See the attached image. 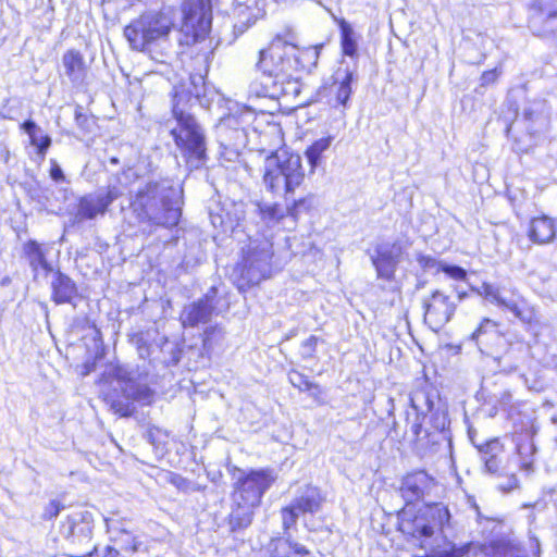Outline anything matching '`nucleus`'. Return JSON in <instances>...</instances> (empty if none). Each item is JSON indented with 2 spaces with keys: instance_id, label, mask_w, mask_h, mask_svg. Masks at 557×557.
I'll return each mask as SVG.
<instances>
[{
  "instance_id": "35",
  "label": "nucleus",
  "mask_w": 557,
  "mask_h": 557,
  "mask_svg": "<svg viewBox=\"0 0 557 557\" xmlns=\"http://www.w3.org/2000/svg\"><path fill=\"white\" fill-rule=\"evenodd\" d=\"M471 543L457 546L450 544L447 548L436 552L437 557H466L470 550Z\"/></svg>"
},
{
  "instance_id": "14",
  "label": "nucleus",
  "mask_w": 557,
  "mask_h": 557,
  "mask_svg": "<svg viewBox=\"0 0 557 557\" xmlns=\"http://www.w3.org/2000/svg\"><path fill=\"white\" fill-rule=\"evenodd\" d=\"M515 299L508 300L500 296H495V302L499 307L510 311L527 329H535L541 324V314L537 308L525 297L519 294L517 289L512 290Z\"/></svg>"
},
{
  "instance_id": "24",
  "label": "nucleus",
  "mask_w": 557,
  "mask_h": 557,
  "mask_svg": "<svg viewBox=\"0 0 557 557\" xmlns=\"http://www.w3.org/2000/svg\"><path fill=\"white\" fill-rule=\"evenodd\" d=\"M23 256L34 272H37L39 269L46 272L52 271L51 264L46 258V249L37 240L28 239L23 244Z\"/></svg>"
},
{
  "instance_id": "47",
  "label": "nucleus",
  "mask_w": 557,
  "mask_h": 557,
  "mask_svg": "<svg viewBox=\"0 0 557 557\" xmlns=\"http://www.w3.org/2000/svg\"><path fill=\"white\" fill-rule=\"evenodd\" d=\"M547 18H556L557 20V10L549 12L546 16Z\"/></svg>"
},
{
  "instance_id": "26",
  "label": "nucleus",
  "mask_w": 557,
  "mask_h": 557,
  "mask_svg": "<svg viewBox=\"0 0 557 557\" xmlns=\"http://www.w3.org/2000/svg\"><path fill=\"white\" fill-rule=\"evenodd\" d=\"M336 24L339 29L342 55L356 59L358 57V45L351 25L345 18H337Z\"/></svg>"
},
{
  "instance_id": "52",
  "label": "nucleus",
  "mask_w": 557,
  "mask_h": 557,
  "mask_svg": "<svg viewBox=\"0 0 557 557\" xmlns=\"http://www.w3.org/2000/svg\"><path fill=\"white\" fill-rule=\"evenodd\" d=\"M535 557H540V548H539V546H536V549H535Z\"/></svg>"
},
{
  "instance_id": "43",
  "label": "nucleus",
  "mask_w": 557,
  "mask_h": 557,
  "mask_svg": "<svg viewBox=\"0 0 557 557\" xmlns=\"http://www.w3.org/2000/svg\"><path fill=\"white\" fill-rule=\"evenodd\" d=\"M521 469H523V470H525L528 472L532 471L533 462L532 461L522 462L521 463Z\"/></svg>"
},
{
  "instance_id": "50",
  "label": "nucleus",
  "mask_w": 557,
  "mask_h": 557,
  "mask_svg": "<svg viewBox=\"0 0 557 557\" xmlns=\"http://www.w3.org/2000/svg\"><path fill=\"white\" fill-rule=\"evenodd\" d=\"M503 397H506L508 400H510L511 395H510V393H508V392H507V393H505V394L503 395Z\"/></svg>"
},
{
  "instance_id": "21",
  "label": "nucleus",
  "mask_w": 557,
  "mask_h": 557,
  "mask_svg": "<svg viewBox=\"0 0 557 557\" xmlns=\"http://www.w3.org/2000/svg\"><path fill=\"white\" fill-rule=\"evenodd\" d=\"M506 332L499 321L490 318H483L476 329L471 333L470 338L476 343L478 346L490 347L499 339L504 338Z\"/></svg>"
},
{
  "instance_id": "44",
  "label": "nucleus",
  "mask_w": 557,
  "mask_h": 557,
  "mask_svg": "<svg viewBox=\"0 0 557 557\" xmlns=\"http://www.w3.org/2000/svg\"><path fill=\"white\" fill-rule=\"evenodd\" d=\"M137 349L138 350L145 349L146 351H149L150 345L146 342H141L140 344L137 345Z\"/></svg>"
},
{
  "instance_id": "23",
  "label": "nucleus",
  "mask_w": 557,
  "mask_h": 557,
  "mask_svg": "<svg viewBox=\"0 0 557 557\" xmlns=\"http://www.w3.org/2000/svg\"><path fill=\"white\" fill-rule=\"evenodd\" d=\"M485 557H527L523 548L509 539H496L480 545Z\"/></svg>"
},
{
  "instance_id": "28",
  "label": "nucleus",
  "mask_w": 557,
  "mask_h": 557,
  "mask_svg": "<svg viewBox=\"0 0 557 557\" xmlns=\"http://www.w3.org/2000/svg\"><path fill=\"white\" fill-rule=\"evenodd\" d=\"M354 75L351 72H346L345 76L341 81H334L331 85L333 89V99L337 106L347 108V103L352 94L351 84Z\"/></svg>"
},
{
  "instance_id": "51",
  "label": "nucleus",
  "mask_w": 557,
  "mask_h": 557,
  "mask_svg": "<svg viewBox=\"0 0 557 557\" xmlns=\"http://www.w3.org/2000/svg\"><path fill=\"white\" fill-rule=\"evenodd\" d=\"M305 527H306V529H307L308 531H315V529H313V528L309 527L306 522H305Z\"/></svg>"
},
{
  "instance_id": "49",
  "label": "nucleus",
  "mask_w": 557,
  "mask_h": 557,
  "mask_svg": "<svg viewBox=\"0 0 557 557\" xmlns=\"http://www.w3.org/2000/svg\"><path fill=\"white\" fill-rule=\"evenodd\" d=\"M510 131H511V124H508V126L506 127V134L509 135Z\"/></svg>"
},
{
  "instance_id": "32",
  "label": "nucleus",
  "mask_w": 557,
  "mask_h": 557,
  "mask_svg": "<svg viewBox=\"0 0 557 557\" xmlns=\"http://www.w3.org/2000/svg\"><path fill=\"white\" fill-rule=\"evenodd\" d=\"M429 420V417L425 412H416L414 419L411 424V433L414 437L416 442L421 441L422 438L429 437V433L425 430V424Z\"/></svg>"
},
{
  "instance_id": "29",
  "label": "nucleus",
  "mask_w": 557,
  "mask_h": 557,
  "mask_svg": "<svg viewBox=\"0 0 557 557\" xmlns=\"http://www.w3.org/2000/svg\"><path fill=\"white\" fill-rule=\"evenodd\" d=\"M257 213L265 224H278L289 214L287 207L284 209L278 202L258 205Z\"/></svg>"
},
{
  "instance_id": "8",
  "label": "nucleus",
  "mask_w": 557,
  "mask_h": 557,
  "mask_svg": "<svg viewBox=\"0 0 557 557\" xmlns=\"http://www.w3.org/2000/svg\"><path fill=\"white\" fill-rule=\"evenodd\" d=\"M175 27L174 10L161 8L146 11L133 18L123 29L132 50L144 52L151 45L166 40Z\"/></svg>"
},
{
  "instance_id": "9",
  "label": "nucleus",
  "mask_w": 557,
  "mask_h": 557,
  "mask_svg": "<svg viewBox=\"0 0 557 557\" xmlns=\"http://www.w3.org/2000/svg\"><path fill=\"white\" fill-rule=\"evenodd\" d=\"M102 400L116 416L127 418L134 414V403L151 405L154 399V392L147 385L125 382L121 387H110L102 393Z\"/></svg>"
},
{
  "instance_id": "53",
  "label": "nucleus",
  "mask_w": 557,
  "mask_h": 557,
  "mask_svg": "<svg viewBox=\"0 0 557 557\" xmlns=\"http://www.w3.org/2000/svg\"><path fill=\"white\" fill-rule=\"evenodd\" d=\"M90 327H92V329H95V327H96V325H95V323H94V322H90Z\"/></svg>"
},
{
  "instance_id": "12",
  "label": "nucleus",
  "mask_w": 557,
  "mask_h": 557,
  "mask_svg": "<svg viewBox=\"0 0 557 557\" xmlns=\"http://www.w3.org/2000/svg\"><path fill=\"white\" fill-rule=\"evenodd\" d=\"M122 196L123 191L116 185H108L103 193L97 195H83L76 200L75 219L81 222L103 216L110 210L111 205Z\"/></svg>"
},
{
  "instance_id": "17",
  "label": "nucleus",
  "mask_w": 557,
  "mask_h": 557,
  "mask_svg": "<svg viewBox=\"0 0 557 557\" xmlns=\"http://www.w3.org/2000/svg\"><path fill=\"white\" fill-rule=\"evenodd\" d=\"M429 486V478L422 471L407 473L403 476L399 485V494L405 504H416V500L423 498Z\"/></svg>"
},
{
  "instance_id": "48",
  "label": "nucleus",
  "mask_w": 557,
  "mask_h": 557,
  "mask_svg": "<svg viewBox=\"0 0 557 557\" xmlns=\"http://www.w3.org/2000/svg\"><path fill=\"white\" fill-rule=\"evenodd\" d=\"M412 557H437V555H436V553H434V554H425V555H421V556L420 555H414Z\"/></svg>"
},
{
  "instance_id": "19",
  "label": "nucleus",
  "mask_w": 557,
  "mask_h": 557,
  "mask_svg": "<svg viewBox=\"0 0 557 557\" xmlns=\"http://www.w3.org/2000/svg\"><path fill=\"white\" fill-rule=\"evenodd\" d=\"M62 64L65 75L73 84H82L86 81L89 65L82 51L67 49L62 55Z\"/></svg>"
},
{
  "instance_id": "7",
  "label": "nucleus",
  "mask_w": 557,
  "mask_h": 557,
  "mask_svg": "<svg viewBox=\"0 0 557 557\" xmlns=\"http://www.w3.org/2000/svg\"><path fill=\"white\" fill-rule=\"evenodd\" d=\"M450 512L440 503L405 504L398 511L397 528L409 539H431L449 523Z\"/></svg>"
},
{
  "instance_id": "46",
  "label": "nucleus",
  "mask_w": 557,
  "mask_h": 557,
  "mask_svg": "<svg viewBox=\"0 0 557 557\" xmlns=\"http://www.w3.org/2000/svg\"><path fill=\"white\" fill-rule=\"evenodd\" d=\"M215 332V329L214 327H208L206 331H205V335L207 337H209L210 335H212L213 333Z\"/></svg>"
},
{
  "instance_id": "18",
  "label": "nucleus",
  "mask_w": 557,
  "mask_h": 557,
  "mask_svg": "<svg viewBox=\"0 0 557 557\" xmlns=\"http://www.w3.org/2000/svg\"><path fill=\"white\" fill-rule=\"evenodd\" d=\"M290 385L299 393H306L317 406L326 404L325 389L308 375L297 369H290L287 373Z\"/></svg>"
},
{
  "instance_id": "4",
  "label": "nucleus",
  "mask_w": 557,
  "mask_h": 557,
  "mask_svg": "<svg viewBox=\"0 0 557 557\" xmlns=\"http://www.w3.org/2000/svg\"><path fill=\"white\" fill-rule=\"evenodd\" d=\"M274 482L275 475L271 469H251L237 478L233 484L231 509L226 516V524L232 533L251 525L256 510Z\"/></svg>"
},
{
  "instance_id": "5",
  "label": "nucleus",
  "mask_w": 557,
  "mask_h": 557,
  "mask_svg": "<svg viewBox=\"0 0 557 557\" xmlns=\"http://www.w3.org/2000/svg\"><path fill=\"white\" fill-rule=\"evenodd\" d=\"M129 209L139 223L149 227L172 230L180 223L182 210L162 194L157 181L139 187L129 200Z\"/></svg>"
},
{
  "instance_id": "10",
  "label": "nucleus",
  "mask_w": 557,
  "mask_h": 557,
  "mask_svg": "<svg viewBox=\"0 0 557 557\" xmlns=\"http://www.w3.org/2000/svg\"><path fill=\"white\" fill-rule=\"evenodd\" d=\"M480 460L484 465V471L495 478H506V481L498 485V490L505 493L519 487V480L515 473H506L509 457L506 454L505 445L499 438H491L475 445Z\"/></svg>"
},
{
  "instance_id": "1",
  "label": "nucleus",
  "mask_w": 557,
  "mask_h": 557,
  "mask_svg": "<svg viewBox=\"0 0 557 557\" xmlns=\"http://www.w3.org/2000/svg\"><path fill=\"white\" fill-rule=\"evenodd\" d=\"M322 47L299 46L297 33L289 26L276 33L258 52L255 66L264 79L260 94L270 98L286 95L289 85L317 66Z\"/></svg>"
},
{
  "instance_id": "11",
  "label": "nucleus",
  "mask_w": 557,
  "mask_h": 557,
  "mask_svg": "<svg viewBox=\"0 0 557 557\" xmlns=\"http://www.w3.org/2000/svg\"><path fill=\"white\" fill-rule=\"evenodd\" d=\"M210 0H187L183 4L182 28L191 42L203 40L210 32Z\"/></svg>"
},
{
  "instance_id": "22",
  "label": "nucleus",
  "mask_w": 557,
  "mask_h": 557,
  "mask_svg": "<svg viewBox=\"0 0 557 557\" xmlns=\"http://www.w3.org/2000/svg\"><path fill=\"white\" fill-rule=\"evenodd\" d=\"M212 311L213 307L211 306L209 298L207 296L202 297L184 309L182 326L196 327L200 323H206L210 320Z\"/></svg>"
},
{
  "instance_id": "3",
  "label": "nucleus",
  "mask_w": 557,
  "mask_h": 557,
  "mask_svg": "<svg viewBox=\"0 0 557 557\" xmlns=\"http://www.w3.org/2000/svg\"><path fill=\"white\" fill-rule=\"evenodd\" d=\"M171 115L176 126L170 135L186 162L207 160L206 135L189 109L200 95L193 92L185 83L175 85L171 91Z\"/></svg>"
},
{
  "instance_id": "25",
  "label": "nucleus",
  "mask_w": 557,
  "mask_h": 557,
  "mask_svg": "<svg viewBox=\"0 0 557 557\" xmlns=\"http://www.w3.org/2000/svg\"><path fill=\"white\" fill-rule=\"evenodd\" d=\"M60 529L64 537L72 543H75L79 536L87 540V542L91 541V528L84 524L76 516H66L61 522Z\"/></svg>"
},
{
  "instance_id": "30",
  "label": "nucleus",
  "mask_w": 557,
  "mask_h": 557,
  "mask_svg": "<svg viewBox=\"0 0 557 557\" xmlns=\"http://www.w3.org/2000/svg\"><path fill=\"white\" fill-rule=\"evenodd\" d=\"M331 137H322L314 140L310 146L305 150V156L310 165L311 172L318 166L323 152L330 147Z\"/></svg>"
},
{
  "instance_id": "6",
  "label": "nucleus",
  "mask_w": 557,
  "mask_h": 557,
  "mask_svg": "<svg viewBox=\"0 0 557 557\" xmlns=\"http://www.w3.org/2000/svg\"><path fill=\"white\" fill-rule=\"evenodd\" d=\"M305 177L301 156L298 152L275 150L267 156L262 181L270 194L277 195L283 191L287 199L304 184Z\"/></svg>"
},
{
  "instance_id": "39",
  "label": "nucleus",
  "mask_w": 557,
  "mask_h": 557,
  "mask_svg": "<svg viewBox=\"0 0 557 557\" xmlns=\"http://www.w3.org/2000/svg\"><path fill=\"white\" fill-rule=\"evenodd\" d=\"M49 175H50L51 180L54 182H64L65 181L63 171L54 159L50 160Z\"/></svg>"
},
{
  "instance_id": "2",
  "label": "nucleus",
  "mask_w": 557,
  "mask_h": 557,
  "mask_svg": "<svg viewBox=\"0 0 557 557\" xmlns=\"http://www.w3.org/2000/svg\"><path fill=\"white\" fill-rule=\"evenodd\" d=\"M325 503L326 495L321 487L306 484L288 505L280 509L282 531L287 536L271 537L265 546L267 557H324L293 540L289 533L296 528L298 518L319 513Z\"/></svg>"
},
{
  "instance_id": "16",
  "label": "nucleus",
  "mask_w": 557,
  "mask_h": 557,
  "mask_svg": "<svg viewBox=\"0 0 557 557\" xmlns=\"http://www.w3.org/2000/svg\"><path fill=\"white\" fill-rule=\"evenodd\" d=\"M399 255V252L394 251L393 246L386 244L375 246L374 252L371 256V263L377 280L385 282H394L396 280Z\"/></svg>"
},
{
  "instance_id": "36",
  "label": "nucleus",
  "mask_w": 557,
  "mask_h": 557,
  "mask_svg": "<svg viewBox=\"0 0 557 557\" xmlns=\"http://www.w3.org/2000/svg\"><path fill=\"white\" fill-rule=\"evenodd\" d=\"M438 270L455 281H465L467 278V271L459 265L442 264Z\"/></svg>"
},
{
  "instance_id": "20",
  "label": "nucleus",
  "mask_w": 557,
  "mask_h": 557,
  "mask_svg": "<svg viewBox=\"0 0 557 557\" xmlns=\"http://www.w3.org/2000/svg\"><path fill=\"white\" fill-rule=\"evenodd\" d=\"M77 295L76 283L60 270L54 271L51 282V300L55 305L71 304Z\"/></svg>"
},
{
  "instance_id": "42",
  "label": "nucleus",
  "mask_w": 557,
  "mask_h": 557,
  "mask_svg": "<svg viewBox=\"0 0 557 557\" xmlns=\"http://www.w3.org/2000/svg\"><path fill=\"white\" fill-rule=\"evenodd\" d=\"M138 547L139 543L135 540V537H133L132 543L128 546L124 547V549L131 553H136L138 550Z\"/></svg>"
},
{
  "instance_id": "40",
  "label": "nucleus",
  "mask_w": 557,
  "mask_h": 557,
  "mask_svg": "<svg viewBox=\"0 0 557 557\" xmlns=\"http://www.w3.org/2000/svg\"><path fill=\"white\" fill-rule=\"evenodd\" d=\"M169 482L180 491H187L190 485V482L186 478L176 473L170 476Z\"/></svg>"
},
{
  "instance_id": "13",
  "label": "nucleus",
  "mask_w": 557,
  "mask_h": 557,
  "mask_svg": "<svg viewBox=\"0 0 557 557\" xmlns=\"http://www.w3.org/2000/svg\"><path fill=\"white\" fill-rule=\"evenodd\" d=\"M422 309L424 323L437 331L454 317L457 301L453 295L435 289L423 299Z\"/></svg>"
},
{
  "instance_id": "37",
  "label": "nucleus",
  "mask_w": 557,
  "mask_h": 557,
  "mask_svg": "<svg viewBox=\"0 0 557 557\" xmlns=\"http://www.w3.org/2000/svg\"><path fill=\"white\" fill-rule=\"evenodd\" d=\"M499 75H500V71L497 69L486 70L481 74L480 85L482 87H487L490 85H493L498 81Z\"/></svg>"
},
{
  "instance_id": "27",
  "label": "nucleus",
  "mask_w": 557,
  "mask_h": 557,
  "mask_svg": "<svg viewBox=\"0 0 557 557\" xmlns=\"http://www.w3.org/2000/svg\"><path fill=\"white\" fill-rule=\"evenodd\" d=\"M20 128L23 129L29 137V144L35 147V152L40 160L46 158V154L52 144V139L49 135L45 134L40 137L36 136V132L38 129L37 124L33 120H26L21 125Z\"/></svg>"
},
{
  "instance_id": "15",
  "label": "nucleus",
  "mask_w": 557,
  "mask_h": 557,
  "mask_svg": "<svg viewBox=\"0 0 557 557\" xmlns=\"http://www.w3.org/2000/svg\"><path fill=\"white\" fill-rule=\"evenodd\" d=\"M525 235L537 246L553 244L557 240V215L539 213L529 219Z\"/></svg>"
},
{
  "instance_id": "31",
  "label": "nucleus",
  "mask_w": 557,
  "mask_h": 557,
  "mask_svg": "<svg viewBox=\"0 0 557 557\" xmlns=\"http://www.w3.org/2000/svg\"><path fill=\"white\" fill-rule=\"evenodd\" d=\"M289 218L297 221L302 213H308L313 208V195L308 194L290 201L287 206Z\"/></svg>"
},
{
  "instance_id": "45",
  "label": "nucleus",
  "mask_w": 557,
  "mask_h": 557,
  "mask_svg": "<svg viewBox=\"0 0 557 557\" xmlns=\"http://www.w3.org/2000/svg\"><path fill=\"white\" fill-rule=\"evenodd\" d=\"M392 292L396 294L398 300H401V288L399 286H395Z\"/></svg>"
},
{
  "instance_id": "38",
  "label": "nucleus",
  "mask_w": 557,
  "mask_h": 557,
  "mask_svg": "<svg viewBox=\"0 0 557 557\" xmlns=\"http://www.w3.org/2000/svg\"><path fill=\"white\" fill-rule=\"evenodd\" d=\"M120 553L116 548L112 546H107L104 549V554L102 557H119ZM69 557H98V548L94 545L86 554L81 556L70 555Z\"/></svg>"
},
{
  "instance_id": "33",
  "label": "nucleus",
  "mask_w": 557,
  "mask_h": 557,
  "mask_svg": "<svg viewBox=\"0 0 557 557\" xmlns=\"http://www.w3.org/2000/svg\"><path fill=\"white\" fill-rule=\"evenodd\" d=\"M321 338L315 335H310L300 344V357L302 360H310L315 358L317 348Z\"/></svg>"
},
{
  "instance_id": "34",
  "label": "nucleus",
  "mask_w": 557,
  "mask_h": 557,
  "mask_svg": "<svg viewBox=\"0 0 557 557\" xmlns=\"http://www.w3.org/2000/svg\"><path fill=\"white\" fill-rule=\"evenodd\" d=\"M64 504L59 499H51L45 507L41 513V520L52 521L64 509Z\"/></svg>"
},
{
  "instance_id": "41",
  "label": "nucleus",
  "mask_w": 557,
  "mask_h": 557,
  "mask_svg": "<svg viewBox=\"0 0 557 557\" xmlns=\"http://www.w3.org/2000/svg\"><path fill=\"white\" fill-rule=\"evenodd\" d=\"M245 271H246V272H248L249 270H248V269H242V274H243ZM240 277H243V275H242ZM253 284H255V283H252V282H248V281H247V282H244V281H242V278H239V280H238V282L236 283V287H237V289H238L240 293H244V292H246L248 288H250Z\"/></svg>"
}]
</instances>
